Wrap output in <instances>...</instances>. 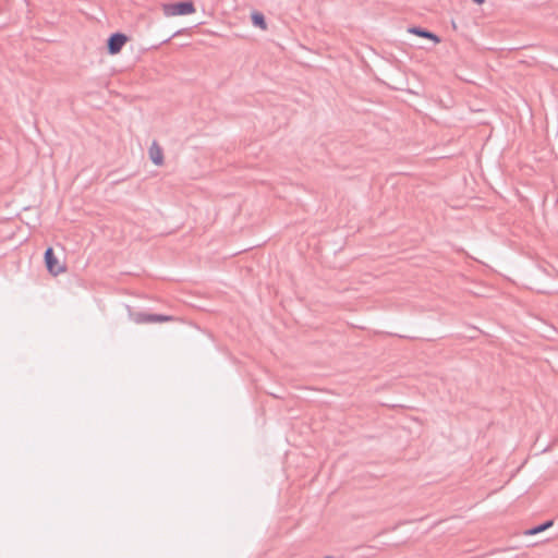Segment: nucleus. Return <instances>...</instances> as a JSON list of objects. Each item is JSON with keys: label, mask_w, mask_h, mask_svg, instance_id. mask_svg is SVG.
Here are the masks:
<instances>
[{"label": "nucleus", "mask_w": 558, "mask_h": 558, "mask_svg": "<svg viewBox=\"0 0 558 558\" xmlns=\"http://www.w3.org/2000/svg\"><path fill=\"white\" fill-rule=\"evenodd\" d=\"M162 11L166 16L187 15L195 12V7L192 1H182L163 4Z\"/></svg>", "instance_id": "nucleus-1"}, {"label": "nucleus", "mask_w": 558, "mask_h": 558, "mask_svg": "<svg viewBox=\"0 0 558 558\" xmlns=\"http://www.w3.org/2000/svg\"><path fill=\"white\" fill-rule=\"evenodd\" d=\"M132 320L135 324H157V323H167L174 320L173 316L163 315V314H149L145 312H137L131 314Z\"/></svg>", "instance_id": "nucleus-2"}, {"label": "nucleus", "mask_w": 558, "mask_h": 558, "mask_svg": "<svg viewBox=\"0 0 558 558\" xmlns=\"http://www.w3.org/2000/svg\"><path fill=\"white\" fill-rule=\"evenodd\" d=\"M44 258H45V264H46L47 270L51 275L57 276L65 270L64 266L59 264L52 247H48L45 251Z\"/></svg>", "instance_id": "nucleus-3"}, {"label": "nucleus", "mask_w": 558, "mask_h": 558, "mask_svg": "<svg viewBox=\"0 0 558 558\" xmlns=\"http://www.w3.org/2000/svg\"><path fill=\"white\" fill-rule=\"evenodd\" d=\"M128 41L126 35L122 33L111 34L107 40V48L110 54H117Z\"/></svg>", "instance_id": "nucleus-4"}, {"label": "nucleus", "mask_w": 558, "mask_h": 558, "mask_svg": "<svg viewBox=\"0 0 558 558\" xmlns=\"http://www.w3.org/2000/svg\"><path fill=\"white\" fill-rule=\"evenodd\" d=\"M149 158L157 166H161L163 163L162 149L156 142H153L149 148Z\"/></svg>", "instance_id": "nucleus-5"}, {"label": "nucleus", "mask_w": 558, "mask_h": 558, "mask_svg": "<svg viewBox=\"0 0 558 558\" xmlns=\"http://www.w3.org/2000/svg\"><path fill=\"white\" fill-rule=\"evenodd\" d=\"M408 31L411 34L417 35V36L423 37V38L432 39L435 43H439L440 41V39H439V37L437 35H435L434 33H432V32H429V31H427L425 28H422V27H418V26H412Z\"/></svg>", "instance_id": "nucleus-6"}, {"label": "nucleus", "mask_w": 558, "mask_h": 558, "mask_svg": "<svg viewBox=\"0 0 558 558\" xmlns=\"http://www.w3.org/2000/svg\"><path fill=\"white\" fill-rule=\"evenodd\" d=\"M251 19L254 26L259 27L260 29L267 28L266 20L263 13L253 12Z\"/></svg>", "instance_id": "nucleus-7"}, {"label": "nucleus", "mask_w": 558, "mask_h": 558, "mask_svg": "<svg viewBox=\"0 0 558 558\" xmlns=\"http://www.w3.org/2000/svg\"><path fill=\"white\" fill-rule=\"evenodd\" d=\"M553 524H554V521L553 520H548V521H546V522H544V523H542L539 525H536V526L527 530L525 532V534H527V535L538 534V533L544 532L545 530L549 529L550 526H553Z\"/></svg>", "instance_id": "nucleus-8"}, {"label": "nucleus", "mask_w": 558, "mask_h": 558, "mask_svg": "<svg viewBox=\"0 0 558 558\" xmlns=\"http://www.w3.org/2000/svg\"><path fill=\"white\" fill-rule=\"evenodd\" d=\"M476 4H483L485 0H473Z\"/></svg>", "instance_id": "nucleus-9"}]
</instances>
